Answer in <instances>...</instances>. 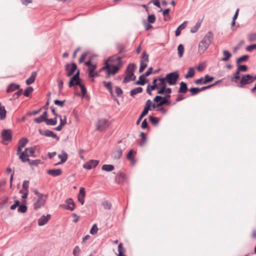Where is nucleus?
Wrapping results in <instances>:
<instances>
[{"label": "nucleus", "instance_id": "nucleus-48", "mask_svg": "<svg viewBox=\"0 0 256 256\" xmlns=\"http://www.w3.org/2000/svg\"><path fill=\"white\" fill-rule=\"evenodd\" d=\"M142 91V88L141 87H138L130 91V96H134V95L140 93Z\"/></svg>", "mask_w": 256, "mask_h": 256}, {"label": "nucleus", "instance_id": "nucleus-34", "mask_svg": "<svg viewBox=\"0 0 256 256\" xmlns=\"http://www.w3.org/2000/svg\"><path fill=\"white\" fill-rule=\"evenodd\" d=\"M140 137L141 138V140L139 142L138 144L140 146H142L145 144L147 140V138L146 134L144 132H140Z\"/></svg>", "mask_w": 256, "mask_h": 256}, {"label": "nucleus", "instance_id": "nucleus-49", "mask_svg": "<svg viewBox=\"0 0 256 256\" xmlns=\"http://www.w3.org/2000/svg\"><path fill=\"white\" fill-rule=\"evenodd\" d=\"M151 3H152L154 6H156L158 8H160V12L162 10L160 0H150V1L148 2V4H150Z\"/></svg>", "mask_w": 256, "mask_h": 256}, {"label": "nucleus", "instance_id": "nucleus-33", "mask_svg": "<svg viewBox=\"0 0 256 256\" xmlns=\"http://www.w3.org/2000/svg\"><path fill=\"white\" fill-rule=\"evenodd\" d=\"M84 65L88 67L87 72L88 73L94 70H96L97 68V63H89V64H84Z\"/></svg>", "mask_w": 256, "mask_h": 256}, {"label": "nucleus", "instance_id": "nucleus-57", "mask_svg": "<svg viewBox=\"0 0 256 256\" xmlns=\"http://www.w3.org/2000/svg\"><path fill=\"white\" fill-rule=\"evenodd\" d=\"M244 43V40H242L240 41V42L237 44L236 46L233 48V52L234 53H236L238 49L240 48L241 46Z\"/></svg>", "mask_w": 256, "mask_h": 256}, {"label": "nucleus", "instance_id": "nucleus-63", "mask_svg": "<svg viewBox=\"0 0 256 256\" xmlns=\"http://www.w3.org/2000/svg\"><path fill=\"white\" fill-rule=\"evenodd\" d=\"M98 228L96 224H94L90 230V234H94L97 233Z\"/></svg>", "mask_w": 256, "mask_h": 256}, {"label": "nucleus", "instance_id": "nucleus-18", "mask_svg": "<svg viewBox=\"0 0 256 256\" xmlns=\"http://www.w3.org/2000/svg\"><path fill=\"white\" fill-rule=\"evenodd\" d=\"M166 80H178L180 74L178 70H175L166 75Z\"/></svg>", "mask_w": 256, "mask_h": 256}, {"label": "nucleus", "instance_id": "nucleus-40", "mask_svg": "<svg viewBox=\"0 0 256 256\" xmlns=\"http://www.w3.org/2000/svg\"><path fill=\"white\" fill-rule=\"evenodd\" d=\"M46 124L48 126H55L57 124L56 118H47L46 120Z\"/></svg>", "mask_w": 256, "mask_h": 256}, {"label": "nucleus", "instance_id": "nucleus-16", "mask_svg": "<svg viewBox=\"0 0 256 256\" xmlns=\"http://www.w3.org/2000/svg\"><path fill=\"white\" fill-rule=\"evenodd\" d=\"M39 133L42 135L48 137H52L54 138H56L58 141L59 140L60 138L52 131L50 130H42L41 129L38 130Z\"/></svg>", "mask_w": 256, "mask_h": 256}, {"label": "nucleus", "instance_id": "nucleus-6", "mask_svg": "<svg viewBox=\"0 0 256 256\" xmlns=\"http://www.w3.org/2000/svg\"><path fill=\"white\" fill-rule=\"evenodd\" d=\"M136 67V64L134 63L128 64L124 70L123 80H136V76L134 74Z\"/></svg>", "mask_w": 256, "mask_h": 256}, {"label": "nucleus", "instance_id": "nucleus-12", "mask_svg": "<svg viewBox=\"0 0 256 256\" xmlns=\"http://www.w3.org/2000/svg\"><path fill=\"white\" fill-rule=\"evenodd\" d=\"M47 199V195L44 194L38 198L34 204V208L35 210H38L41 207L44 206Z\"/></svg>", "mask_w": 256, "mask_h": 256}, {"label": "nucleus", "instance_id": "nucleus-22", "mask_svg": "<svg viewBox=\"0 0 256 256\" xmlns=\"http://www.w3.org/2000/svg\"><path fill=\"white\" fill-rule=\"evenodd\" d=\"M88 74V78L90 80H94V78L97 77H102L103 78L104 74H100L98 70H93L92 71Z\"/></svg>", "mask_w": 256, "mask_h": 256}, {"label": "nucleus", "instance_id": "nucleus-25", "mask_svg": "<svg viewBox=\"0 0 256 256\" xmlns=\"http://www.w3.org/2000/svg\"><path fill=\"white\" fill-rule=\"evenodd\" d=\"M20 86L15 83L10 84L7 87L6 92L8 93L13 92L16 90L19 89Z\"/></svg>", "mask_w": 256, "mask_h": 256}, {"label": "nucleus", "instance_id": "nucleus-4", "mask_svg": "<svg viewBox=\"0 0 256 256\" xmlns=\"http://www.w3.org/2000/svg\"><path fill=\"white\" fill-rule=\"evenodd\" d=\"M109 62L108 58H106L104 61L103 66L98 70L100 74H104L103 78L106 79L116 74Z\"/></svg>", "mask_w": 256, "mask_h": 256}, {"label": "nucleus", "instance_id": "nucleus-3", "mask_svg": "<svg viewBox=\"0 0 256 256\" xmlns=\"http://www.w3.org/2000/svg\"><path fill=\"white\" fill-rule=\"evenodd\" d=\"M214 40V34L208 31L200 42L198 46V54L202 55L208 48Z\"/></svg>", "mask_w": 256, "mask_h": 256}, {"label": "nucleus", "instance_id": "nucleus-30", "mask_svg": "<svg viewBox=\"0 0 256 256\" xmlns=\"http://www.w3.org/2000/svg\"><path fill=\"white\" fill-rule=\"evenodd\" d=\"M232 82H234V84H232L233 85L235 86L236 84L240 88H243L245 86L250 84L254 81H232Z\"/></svg>", "mask_w": 256, "mask_h": 256}, {"label": "nucleus", "instance_id": "nucleus-28", "mask_svg": "<svg viewBox=\"0 0 256 256\" xmlns=\"http://www.w3.org/2000/svg\"><path fill=\"white\" fill-rule=\"evenodd\" d=\"M222 54L224 55V57L222 58L220 60V61L222 62H228L232 56V54L228 50H222Z\"/></svg>", "mask_w": 256, "mask_h": 256}, {"label": "nucleus", "instance_id": "nucleus-54", "mask_svg": "<svg viewBox=\"0 0 256 256\" xmlns=\"http://www.w3.org/2000/svg\"><path fill=\"white\" fill-rule=\"evenodd\" d=\"M206 66V64L205 62H201L198 64L196 66L194 67L196 69L198 72H202L203 71Z\"/></svg>", "mask_w": 256, "mask_h": 256}, {"label": "nucleus", "instance_id": "nucleus-36", "mask_svg": "<svg viewBox=\"0 0 256 256\" xmlns=\"http://www.w3.org/2000/svg\"><path fill=\"white\" fill-rule=\"evenodd\" d=\"M148 57L149 55L147 52L145 50L142 51L140 62L146 63L148 62L149 60Z\"/></svg>", "mask_w": 256, "mask_h": 256}, {"label": "nucleus", "instance_id": "nucleus-50", "mask_svg": "<svg viewBox=\"0 0 256 256\" xmlns=\"http://www.w3.org/2000/svg\"><path fill=\"white\" fill-rule=\"evenodd\" d=\"M248 39L250 42L256 41V32H252L248 34Z\"/></svg>", "mask_w": 256, "mask_h": 256}, {"label": "nucleus", "instance_id": "nucleus-43", "mask_svg": "<svg viewBox=\"0 0 256 256\" xmlns=\"http://www.w3.org/2000/svg\"><path fill=\"white\" fill-rule=\"evenodd\" d=\"M201 22H202L201 21L197 22L196 23V24L195 26L190 29V32L191 33H196V32H197L198 30L199 29V28H200V26H201Z\"/></svg>", "mask_w": 256, "mask_h": 256}, {"label": "nucleus", "instance_id": "nucleus-31", "mask_svg": "<svg viewBox=\"0 0 256 256\" xmlns=\"http://www.w3.org/2000/svg\"><path fill=\"white\" fill-rule=\"evenodd\" d=\"M116 48L118 52V54H120L121 55L124 54L126 52V50H124V44L122 43H117L116 45Z\"/></svg>", "mask_w": 256, "mask_h": 256}, {"label": "nucleus", "instance_id": "nucleus-55", "mask_svg": "<svg viewBox=\"0 0 256 256\" xmlns=\"http://www.w3.org/2000/svg\"><path fill=\"white\" fill-rule=\"evenodd\" d=\"M148 66V64L146 62H140V64L139 67L138 72L140 73L142 72Z\"/></svg>", "mask_w": 256, "mask_h": 256}, {"label": "nucleus", "instance_id": "nucleus-52", "mask_svg": "<svg viewBox=\"0 0 256 256\" xmlns=\"http://www.w3.org/2000/svg\"><path fill=\"white\" fill-rule=\"evenodd\" d=\"M30 166H38V164H42L41 160H30L29 161H27Z\"/></svg>", "mask_w": 256, "mask_h": 256}, {"label": "nucleus", "instance_id": "nucleus-14", "mask_svg": "<svg viewBox=\"0 0 256 256\" xmlns=\"http://www.w3.org/2000/svg\"><path fill=\"white\" fill-rule=\"evenodd\" d=\"M66 202V204H60L59 206L70 211H73L75 209L74 202L72 198H68Z\"/></svg>", "mask_w": 256, "mask_h": 256}, {"label": "nucleus", "instance_id": "nucleus-19", "mask_svg": "<svg viewBox=\"0 0 256 256\" xmlns=\"http://www.w3.org/2000/svg\"><path fill=\"white\" fill-rule=\"evenodd\" d=\"M58 157L60 159V161L54 164V166L60 165L64 163L68 158V155L65 151L62 150V154L58 155Z\"/></svg>", "mask_w": 256, "mask_h": 256}, {"label": "nucleus", "instance_id": "nucleus-29", "mask_svg": "<svg viewBox=\"0 0 256 256\" xmlns=\"http://www.w3.org/2000/svg\"><path fill=\"white\" fill-rule=\"evenodd\" d=\"M188 89L187 86V84L183 81L180 83V86L179 88L178 92L179 93L186 94Z\"/></svg>", "mask_w": 256, "mask_h": 256}, {"label": "nucleus", "instance_id": "nucleus-26", "mask_svg": "<svg viewBox=\"0 0 256 256\" xmlns=\"http://www.w3.org/2000/svg\"><path fill=\"white\" fill-rule=\"evenodd\" d=\"M47 173L53 176H60L62 174V171L60 168L50 169L47 170Z\"/></svg>", "mask_w": 256, "mask_h": 256}, {"label": "nucleus", "instance_id": "nucleus-11", "mask_svg": "<svg viewBox=\"0 0 256 256\" xmlns=\"http://www.w3.org/2000/svg\"><path fill=\"white\" fill-rule=\"evenodd\" d=\"M154 101L156 102H158L156 104H153L152 107L154 108L155 107H159V106H162L164 104L170 105L171 104L169 100L166 98H164L160 96H156L154 99Z\"/></svg>", "mask_w": 256, "mask_h": 256}, {"label": "nucleus", "instance_id": "nucleus-64", "mask_svg": "<svg viewBox=\"0 0 256 256\" xmlns=\"http://www.w3.org/2000/svg\"><path fill=\"white\" fill-rule=\"evenodd\" d=\"M80 250L78 246H76L73 250V254L74 256H79Z\"/></svg>", "mask_w": 256, "mask_h": 256}, {"label": "nucleus", "instance_id": "nucleus-15", "mask_svg": "<svg viewBox=\"0 0 256 256\" xmlns=\"http://www.w3.org/2000/svg\"><path fill=\"white\" fill-rule=\"evenodd\" d=\"M12 132L10 129L4 130L1 133V137L4 141L10 142L12 140Z\"/></svg>", "mask_w": 256, "mask_h": 256}, {"label": "nucleus", "instance_id": "nucleus-23", "mask_svg": "<svg viewBox=\"0 0 256 256\" xmlns=\"http://www.w3.org/2000/svg\"><path fill=\"white\" fill-rule=\"evenodd\" d=\"M252 74H244L239 76V77L237 78H230V80H252Z\"/></svg>", "mask_w": 256, "mask_h": 256}, {"label": "nucleus", "instance_id": "nucleus-47", "mask_svg": "<svg viewBox=\"0 0 256 256\" xmlns=\"http://www.w3.org/2000/svg\"><path fill=\"white\" fill-rule=\"evenodd\" d=\"M12 96V98L10 100H16L18 99L19 96L22 95L23 92V90L22 88H20Z\"/></svg>", "mask_w": 256, "mask_h": 256}, {"label": "nucleus", "instance_id": "nucleus-56", "mask_svg": "<svg viewBox=\"0 0 256 256\" xmlns=\"http://www.w3.org/2000/svg\"><path fill=\"white\" fill-rule=\"evenodd\" d=\"M150 121L154 125H157L159 122V120L156 117H154L152 116H148Z\"/></svg>", "mask_w": 256, "mask_h": 256}, {"label": "nucleus", "instance_id": "nucleus-62", "mask_svg": "<svg viewBox=\"0 0 256 256\" xmlns=\"http://www.w3.org/2000/svg\"><path fill=\"white\" fill-rule=\"evenodd\" d=\"M125 249L123 248V246H122V243H120L118 246V254H120V255L121 256L122 255V254H124V252H125Z\"/></svg>", "mask_w": 256, "mask_h": 256}, {"label": "nucleus", "instance_id": "nucleus-32", "mask_svg": "<svg viewBox=\"0 0 256 256\" xmlns=\"http://www.w3.org/2000/svg\"><path fill=\"white\" fill-rule=\"evenodd\" d=\"M250 56L248 54L242 55L236 59V64H240L242 62H247Z\"/></svg>", "mask_w": 256, "mask_h": 256}, {"label": "nucleus", "instance_id": "nucleus-10", "mask_svg": "<svg viewBox=\"0 0 256 256\" xmlns=\"http://www.w3.org/2000/svg\"><path fill=\"white\" fill-rule=\"evenodd\" d=\"M110 124V122L106 118L98 119L96 124V130L102 132L108 128Z\"/></svg>", "mask_w": 256, "mask_h": 256}, {"label": "nucleus", "instance_id": "nucleus-60", "mask_svg": "<svg viewBox=\"0 0 256 256\" xmlns=\"http://www.w3.org/2000/svg\"><path fill=\"white\" fill-rule=\"evenodd\" d=\"M150 75L146 72L140 76L138 80H149V79L147 78Z\"/></svg>", "mask_w": 256, "mask_h": 256}, {"label": "nucleus", "instance_id": "nucleus-13", "mask_svg": "<svg viewBox=\"0 0 256 256\" xmlns=\"http://www.w3.org/2000/svg\"><path fill=\"white\" fill-rule=\"evenodd\" d=\"M237 68L236 72L230 78H238L240 74V72H246L248 70V67L246 64H236Z\"/></svg>", "mask_w": 256, "mask_h": 256}, {"label": "nucleus", "instance_id": "nucleus-41", "mask_svg": "<svg viewBox=\"0 0 256 256\" xmlns=\"http://www.w3.org/2000/svg\"><path fill=\"white\" fill-rule=\"evenodd\" d=\"M28 142V139L26 138L23 137L18 140V145L24 148Z\"/></svg>", "mask_w": 256, "mask_h": 256}, {"label": "nucleus", "instance_id": "nucleus-27", "mask_svg": "<svg viewBox=\"0 0 256 256\" xmlns=\"http://www.w3.org/2000/svg\"><path fill=\"white\" fill-rule=\"evenodd\" d=\"M196 68L194 67H190L186 74L184 75V78L188 79L193 78L195 74Z\"/></svg>", "mask_w": 256, "mask_h": 256}, {"label": "nucleus", "instance_id": "nucleus-46", "mask_svg": "<svg viewBox=\"0 0 256 256\" xmlns=\"http://www.w3.org/2000/svg\"><path fill=\"white\" fill-rule=\"evenodd\" d=\"M6 111L4 106H2V108H0V120H3L6 117Z\"/></svg>", "mask_w": 256, "mask_h": 256}, {"label": "nucleus", "instance_id": "nucleus-7", "mask_svg": "<svg viewBox=\"0 0 256 256\" xmlns=\"http://www.w3.org/2000/svg\"><path fill=\"white\" fill-rule=\"evenodd\" d=\"M36 148V146H34L25 148L24 150L20 156V158L21 161L23 162H26V161L30 160L29 156L36 157L35 154Z\"/></svg>", "mask_w": 256, "mask_h": 256}, {"label": "nucleus", "instance_id": "nucleus-42", "mask_svg": "<svg viewBox=\"0 0 256 256\" xmlns=\"http://www.w3.org/2000/svg\"><path fill=\"white\" fill-rule=\"evenodd\" d=\"M114 166L112 164H104L102 166V169L103 170L106 172H110L114 170Z\"/></svg>", "mask_w": 256, "mask_h": 256}, {"label": "nucleus", "instance_id": "nucleus-61", "mask_svg": "<svg viewBox=\"0 0 256 256\" xmlns=\"http://www.w3.org/2000/svg\"><path fill=\"white\" fill-rule=\"evenodd\" d=\"M102 206L106 210H110L112 208L111 204L106 200H105L103 202Z\"/></svg>", "mask_w": 256, "mask_h": 256}, {"label": "nucleus", "instance_id": "nucleus-9", "mask_svg": "<svg viewBox=\"0 0 256 256\" xmlns=\"http://www.w3.org/2000/svg\"><path fill=\"white\" fill-rule=\"evenodd\" d=\"M223 81H215L214 84L202 86L200 88H192L189 90V91L191 93V96H194L198 94V92L204 90L208 88L212 87L215 86H222V82Z\"/></svg>", "mask_w": 256, "mask_h": 256}, {"label": "nucleus", "instance_id": "nucleus-21", "mask_svg": "<svg viewBox=\"0 0 256 256\" xmlns=\"http://www.w3.org/2000/svg\"><path fill=\"white\" fill-rule=\"evenodd\" d=\"M188 24V21L184 20L182 23L179 25L175 30L176 36H178L181 34V32L182 30L185 28Z\"/></svg>", "mask_w": 256, "mask_h": 256}, {"label": "nucleus", "instance_id": "nucleus-51", "mask_svg": "<svg viewBox=\"0 0 256 256\" xmlns=\"http://www.w3.org/2000/svg\"><path fill=\"white\" fill-rule=\"evenodd\" d=\"M245 50L248 52H252L256 50V43L247 46Z\"/></svg>", "mask_w": 256, "mask_h": 256}, {"label": "nucleus", "instance_id": "nucleus-5", "mask_svg": "<svg viewBox=\"0 0 256 256\" xmlns=\"http://www.w3.org/2000/svg\"><path fill=\"white\" fill-rule=\"evenodd\" d=\"M82 81H69V86H74V88L78 90L79 88L81 92L78 93L76 94L78 96H80L82 98H85L87 100L90 99V96L86 94L87 90L85 86L82 82Z\"/></svg>", "mask_w": 256, "mask_h": 256}, {"label": "nucleus", "instance_id": "nucleus-1", "mask_svg": "<svg viewBox=\"0 0 256 256\" xmlns=\"http://www.w3.org/2000/svg\"><path fill=\"white\" fill-rule=\"evenodd\" d=\"M178 81H152V84H148L146 92L148 94H152V91L154 90H158V94H164L165 92L166 82L170 86H174L177 84Z\"/></svg>", "mask_w": 256, "mask_h": 256}, {"label": "nucleus", "instance_id": "nucleus-44", "mask_svg": "<svg viewBox=\"0 0 256 256\" xmlns=\"http://www.w3.org/2000/svg\"><path fill=\"white\" fill-rule=\"evenodd\" d=\"M142 22L144 25V30L146 31L152 28H154L153 26L152 25V23L147 22L146 20L144 19L142 21Z\"/></svg>", "mask_w": 256, "mask_h": 256}, {"label": "nucleus", "instance_id": "nucleus-45", "mask_svg": "<svg viewBox=\"0 0 256 256\" xmlns=\"http://www.w3.org/2000/svg\"><path fill=\"white\" fill-rule=\"evenodd\" d=\"M88 52H84L80 56V57L79 59H78V62L80 64H82V63H84L85 62V60L86 58L87 57L88 55Z\"/></svg>", "mask_w": 256, "mask_h": 256}, {"label": "nucleus", "instance_id": "nucleus-58", "mask_svg": "<svg viewBox=\"0 0 256 256\" xmlns=\"http://www.w3.org/2000/svg\"><path fill=\"white\" fill-rule=\"evenodd\" d=\"M46 120L42 115L34 119V122L36 124H40L43 122H46Z\"/></svg>", "mask_w": 256, "mask_h": 256}, {"label": "nucleus", "instance_id": "nucleus-24", "mask_svg": "<svg viewBox=\"0 0 256 256\" xmlns=\"http://www.w3.org/2000/svg\"><path fill=\"white\" fill-rule=\"evenodd\" d=\"M126 178V176L124 173L120 172L116 176V182L118 184L124 182Z\"/></svg>", "mask_w": 256, "mask_h": 256}, {"label": "nucleus", "instance_id": "nucleus-20", "mask_svg": "<svg viewBox=\"0 0 256 256\" xmlns=\"http://www.w3.org/2000/svg\"><path fill=\"white\" fill-rule=\"evenodd\" d=\"M50 218L51 216L50 214H48L46 216H42L38 220V224L40 226H42L46 224Z\"/></svg>", "mask_w": 256, "mask_h": 256}, {"label": "nucleus", "instance_id": "nucleus-2", "mask_svg": "<svg viewBox=\"0 0 256 256\" xmlns=\"http://www.w3.org/2000/svg\"><path fill=\"white\" fill-rule=\"evenodd\" d=\"M66 76L70 77L69 80H83L80 78V69L78 68L76 62H72L65 66Z\"/></svg>", "mask_w": 256, "mask_h": 256}, {"label": "nucleus", "instance_id": "nucleus-38", "mask_svg": "<svg viewBox=\"0 0 256 256\" xmlns=\"http://www.w3.org/2000/svg\"><path fill=\"white\" fill-rule=\"evenodd\" d=\"M156 17L154 14H150V13L148 14L147 20H146L147 22L154 24L156 22Z\"/></svg>", "mask_w": 256, "mask_h": 256}, {"label": "nucleus", "instance_id": "nucleus-37", "mask_svg": "<svg viewBox=\"0 0 256 256\" xmlns=\"http://www.w3.org/2000/svg\"><path fill=\"white\" fill-rule=\"evenodd\" d=\"M34 91V88L31 86H28L24 92V95L26 97H30L31 93Z\"/></svg>", "mask_w": 256, "mask_h": 256}, {"label": "nucleus", "instance_id": "nucleus-8", "mask_svg": "<svg viewBox=\"0 0 256 256\" xmlns=\"http://www.w3.org/2000/svg\"><path fill=\"white\" fill-rule=\"evenodd\" d=\"M106 58H108L110 60L109 63L111 65L110 66L112 68L115 73L116 74H118L122 66V56H118L116 58H112V56H109Z\"/></svg>", "mask_w": 256, "mask_h": 256}, {"label": "nucleus", "instance_id": "nucleus-39", "mask_svg": "<svg viewBox=\"0 0 256 256\" xmlns=\"http://www.w3.org/2000/svg\"><path fill=\"white\" fill-rule=\"evenodd\" d=\"M122 155V151L121 148L118 149L114 153V158L115 160H119Z\"/></svg>", "mask_w": 256, "mask_h": 256}, {"label": "nucleus", "instance_id": "nucleus-59", "mask_svg": "<svg viewBox=\"0 0 256 256\" xmlns=\"http://www.w3.org/2000/svg\"><path fill=\"white\" fill-rule=\"evenodd\" d=\"M65 102L66 100H54V104L56 105H57L60 107L62 108L64 106Z\"/></svg>", "mask_w": 256, "mask_h": 256}, {"label": "nucleus", "instance_id": "nucleus-35", "mask_svg": "<svg viewBox=\"0 0 256 256\" xmlns=\"http://www.w3.org/2000/svg\"><path fill=\"white\" fill-rule=\"evenodd\" d=\"M177 50L178 56L180 58H181L182 57L184 52V46L182 44H180L178 46Z\"/></svg>", "mask_w": 256, "mask_h": 256}, {"label": "nucleus", "instance_id": "nucleus-17", "mask_svg": "<svg viewBox=\"0 0 256 256\" xmlns=\"http://www.w3.org/2000/svg\"><path fill=\"white\" fill-rule=\"evenodd\" d=\"M99 160H91L86 162L83 166L84 168L86 170H90L95 168L98 164Z\"/></svg>", "mask_w": 256, "mask_h": 256}, {"label": "nucleus", "instance_id": "nucleus-53", "mask_svg": "<svg viewBox=\"0 0 256 256\" xmlns=\"http://www.w3.org/2000/svg\"><path fill=\"white\" fill-rule=\"evenodd\" d=\"M27 206L25 204H19L18 211L19 212L24 213L27 210Z\"/></svg>", "mask_w": 256, "mask_h": 256}]
</instances>
